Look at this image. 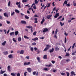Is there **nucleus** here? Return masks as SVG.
<instances>
[{
	"label": "nucleus",
	"instance_id": "nucleus-35",
	"mask_svg": "<svg viewBox=\"0 0 76 76\" xmlns=\"http://www.w3.org/2000/svg\"><path fill=\"white\" fill-rule=\"evenodd\" d=\"M23 3H25V2H28V0H23L22 1Z\"/></svg>",
	"mask_w": 76,
	"mask_h": 76
},
{
	"label": "nucleus",
	"instance_id": "nucleus-52",
	"mask_svg": "<svg viewBox=\"0 0 76 76\" xmlns=\"http://www.w3.org/2000/svg\"><path fill=\"white\" fill-rule=\"evenodd\" d=\"M66 6H67V7H69L70 6V4H68L66 5Z\"/></svg>",
	"mask_w": 76,
	"mask_h": 76
},
{
	"label": "nucleus",
	"instance_id": "nucleus-19",
	"mask_svg": "<svg viewBox=\"0 0 76 76\" xmlns=\"http://www.w3.org/2000/svg\"><path fill=\"white\" fill-rule=\"evenodd\" d=\"M6 71H3V70L1 69L0 72V74H3Z\"/></svg>",
	"mask_w": 76,
	"mask_h": 76
},
{
	"label": "nucleus",
	"instance_id": "nucleus-16",
	"mask_svg": "<svg viewBox=\"0 0 76 76\" xmlns=\"http://www.w3.org/2000/svg\"><path fill=\"white\" fill-rule=\"evenodd\" d=\"M15 35L16 36V35H18L19 34V32L18 31H17L15 32Z\"/></svg>",
	"mask_w": 76,
	"mask_h": 76
},
{
	"label": "nucleus",
	"instance_id": "nucleus-21",
	"mask_svg": "<svg viewBox=\"0 0 76 76\" xmlns=\"http://www.w3.org/2000/svg\"><path fill=\"white\" fill-rule=\"evenodd\" d=\"M26 28H28V29H30V28H32V26H26Z\"/></svg>",
	"mask_w": 76,
	"mask_h": 76
},
{
	"label": "nucleus",
	"instance_id": "nucleus-34",
	"mask_svg": "<svg viewBox=\"0 0 76 76\" xmlns=\"http://www.w3.org/2000/svg\"><path fill=\"white\" fill-rule=\"evenodd\" d=\"M15 12H16V13H19V11L17 10H15Z\"/></svg>",
	"mask_w": 76,
	"mask_h": 76
},
{
	"label": "nucleus",
	"instance_id": "nucleus-59",
	"mask_svg": "<svg viewBox=\"0 0 76 76\" xmlns=\"http://www.w3.org/2000/svg\"><path fill=\"white\" fill-rule=\"evenodd\" d=\"M36 76H38V72H37L36 74Z\"/></svg>",
	"mask_w": 76,
	"mask_h": 76
},
{
	"label": "nucleus",
	"instance_id": "nucleus-37",
	"mask_svg": "<svg viewBox=\"0 0 76 76\" xmlns=\"http://www.w3.org/2000/svg\"><path fill=\"white\" fill-rule=\"evenodd\" d=\"M11 75L12 76H15V74L14 73H11Z\"/></svg>",
	"mask_w": 76,
	"mask_h": 76
},
{
	"label": "nucleus",
	"instance_id": "nucleus-30",
	"mask_svg": "<svg viewBox=\"0 0 76 76\" xmlns=\"http://www.w3.org/2000/svg\"><path fill=\"white\" fill-rule=\"evenodd\" d=\"M66 74L67 75L66 76H70V73L68 72H66Z\"/></svg>",
	"mask_w": 76,
	"mask_h": 76
},
{
	"label": "nucleus",
	"instance_id": "nucleus-62",
	"mask_svg": "<svg viewBox=\"0 0 76 76\" xmlns=\"http://www.w3.org/2000/svg\"><path fill=\"white\" fill-rule=\"evenodd\" d=\"M55 3V2H53L52 3V4L53 6H55V4H54Z\"/></svg>",
	"mask_w": 76,
	"mask_h": 76
},
{
	"label": "nucleus",
	"instance_id": "nucleus-56",
	"mask_svg": "<svg viewBox=\"0 0 76 76\" xmlns=\"http://www.w3.org/2000/svg\"><path fill=\"white\" fill-rule=\"evenodd\" d=\"M51 62L53 64H54L55 63V61H52Z\"/></svg>",
	"mask_w": 76,
	"mask_h": 76
},
{
	"label": "nucleus",
	"instance_id": "nucleus-22",
	"mask_svg": "<svg viewBox=\"0 0 76 76\" xmlns=\"http://www.w3.org/2000/svg\"><path fill=\"white\" fill-rule=\"evenodd\" d=\"M22 40V38L20 37H19L18 38V41H19V42H20L21 40Z\"/></svg>",
	"mask_w": 76,
	"mask_h": 76
},
{
	"label": "nucleus",
	"instance_id": "nucleus-57",
	"mask_svg": "<svg viewBox=\"0 0 76 76\" xmlns=\"http://www.w3.org/2000/svg\"><path fill=\"white\" fill-rule=\"evenodd\" d=\"M7 24H10V22L9 21H7Z\"/></svg>",
	"mask_w": 76,
	"mask_h": 76
},
{
	"label": "nucleus",
	"instance_id": "nucleus-58",
	"mask_svg": "<svg viewBox=\"0 0 76 76\" xmlns=\"http://www.w3.org/2000/svg\"><path fill=\"white\" fill-rule=\"evenodd\" d=\"M34 9H37V7L35 6L33 7Z\"/></svg>",
	"mask_w": 76,
	"mask_h": 76
},
{
	"label": "nucleus",
	"instance_id": "nucleus-26",
	"mask_svg": "<svg viewBox=\"0 0 76 76\" xmlns=\"http://www.w3.org/2000/svg\"><path fill=\"white\" fill-rule=\"evenodd\" d=\"M43 70H45V71H48V70H49L47 68H44L43 69Z\"/></svg>",
	"mask_w": 76,
	"mask_h": 76
},
{
	"label": "nucleus",
	"instance_id": "nucleus-9",
	"mask_svg": "<svg viewBox=\"0 0 76 76\" xmlns=\"http://www.w3.org/2000/svg\"><path fill=\"white\" fill-rule=\"evenodd\" d=\"M3 53L4 55H7V54H8L9 53V52L8 51H6L4 52Z\"/></svg>",
	"mask_w": 76,
	"mask_h": 76
},
{
	"label": "nucleus",
	"instance_id": "nucleus-11",
	"mask_svg": "<svg viewBox=\"0 0 76 76\" xmlns=\"http://www.w3.org/2000/svg\"><path fill=\"white\" fill-rule=\"evenodd\" d=\"M21 23L22 24H26V22L25 21H22L21 22Z\"/></svg>",
	"mask_w": 76,
	"mask_h": 76
},
{
	"label": "nucleus",
	"instance_id": "nucleus-18",
	"mask_svg": "<svg viewBox=\"0 0 76 76\" xmlns=\"http://www.w3.org/2000/svg\"><path fill=\"white\" fill-rule=\"evenodd\" d=\"M24 53V50H21L20 51V54H23Z\"/></svg>",
	"mask_w": 76,
	"mask_h": 76
},
{
	"label": "nucleus",
	"instance_id": "nucleus-43",
	"mask_svg": "<svg viewBox=\"0 0 76 76\" xmlns=\"http://www.w3.org/2000/svg\"><path fill=\"white\" fill-rule=\"evenodd\" d=\"M65 56H69V53H66V55Z\"/></svg>",
	"mask_w": 76,
	"mask_h": 76
},
{
	"label": "nucleus",
	"instance_id": "nucleus-36",
	"mask_svg": "<svg viewBox=\"0 0 76 76\" xmlns=\"http://www.w3.org/2000/svg\"><path fill=\"white\" fill-rule=\"evenodd\" d=\"M27 72H24V76H26L27 75H26V73H27Z\"/></svg>",
	"mask_w": 76,
	"mask_h": 76
},
{
	"label": "nucleus",
	"instance_id": "nucleus-23",
	"mask_svg": "<svg viewBox=\"0 0 76 76\" xmlns=\"http://www.w3.org/2000/svg\"><path fill=\"white\" fill-rule=\"evenodd\" d=\"M61 75H62V76H66V74H65V73H64L63 72H62L61 73Z\"/></svg>",
	"mask_w": 76,
	"mask_h": 76
},
{
	"label": "nucleus",
	"instance_id": "nucleus-45",
	"mask_svg": "<svg viewBox=\"0 0 76 76\" xmlns=\"http://www.w3.org/2000/svg\"><path fill=\"white\" fill-rule=\"evenodd\" d=\"M36 34H37V32L36 31H35L34 33H33V35H36Z\"/></svg>",
	"mask_w": 76,
	"mask_h": 76
},
{
	"label": "nucleus",
	"instance_id": "nucleus-42",
	"mask_svg": "<svg viewBox=\"0 0 76 76\" xmlns=\"http://www.w3.org/2000/svg\"><path fill=\"white\" fill-rule=\"evenodd\" d=\"M30 50L31 51H34V48L31 47V48H30Z\"/></svg>",
	"mask_w": 76,
	"mask_h": 76
},
{
	"label": "nucleus",
	"instance_id": "nucleus-3",
	"mask_svg": "<svg viewBox=\"0 0 76 76\" xmlns=\"http://www.w3.org/2000/svg\"><path fill=\"white\" fill-rule=\"evenodd\" d=\"M54 13L55 14L54 16L55 18H57L58 16H59V13H56H56L54 12Z\"/></svg>",
	"mask_w": 76,
	"mask_h": 76
},
{
	"label": "nucleus",
	"instance_id": "nucleus-46",
	"mask_svg": "<svg viewBox=\"0 0 76 76\" xmlns=\"http://www.w3.org/2000/svg\"><path fill=\"white\" fill-rule=\"evenodd\" d=\"M62 18V16H61L60 17H59L58 18V19H61Z\"/></svg>",
	"mask_w": 76,
	"mask_h": 76
},
{
	"label": "nucleus",
	"instance_id": "nucleus-51",
	"mask_svg": "<svg viewBox=\"0 0 76 76\" xmlns=\"http://www.w3.org/2000/svg\"><path fill=\"white\" fill-rule=\"evenodd\" d=\"M70 61V59H66V62H69V61Z\"/></svg>",
	"mask_w": 76,
	"mask_h": 76
},
{
	"label": "nucleus",
	"instance_id": "nucleus-12",
	"mask_svg": "<svg viewBox=\"0 0 76 76\" xmlns=\"http://www.w3.org/2000/svg\"><path fill=\"white\" fill-rule=\"evenodd\" d=\"M52 16V15H48L47 16V18L48 19H50V18Z\"/></svg>",
	"mask_w": 76,
	"mask_h": 76
},
{
	"label": "nucleus",
	"instance_id": "nucleus-33",
	"mask_svg": "<svg viewBox=\"0 0 76 76\" xmlns=\"http://www.w3.org/2000/svg\"><path fill=\"white\" fill-rule=\"evenodd\" d=\"M34 3L35 4H38V1H37V0H35L34 1Z\"/></svg>",
	"mask_w": 76,
	"mask_h": 76
},
{
	"label": "nucleus",
	"instance_id": "nucleus-40",
	"mask_svg": "<svg viewBox=\"0 0 76 76\" xmlns=\"http://www.w3.org/2000/svg\"><path fill=\"white\" fill-rule=\"evenodd\" d=\"M12 40H13V41H14V42H17L16 40L15 39V38H13L12 39Z\"/></svg>",
	"mask_w": 76,
	"mask_h": 76
},
{
	"label": "nucleus",
	"instance_id": "nucleus-49",
	"mask_svg": "<svg viewBox=\"0 0 76 76\" xmlns=\"http://www.w3.org/2000/svg\"><path fill=\"white\" fill-rule=\"evenodd\" d=\"M36 73H37V72H36V71L34 72H33V75H35V74H36Z\"/></svg>",
	"mask_w": 76,
	"mask_h": 76
},
{
	"label": "nucleus",
	"instance_id": "nucleus-53",
	"mask_svg": "<svg viewBox=\"0 0 76 76\" xmlns=\"http://www.w3.org/2000/svg\"><path fill=\"white\" fill-rule=\"evenodd\" d=\"M66 42H67V38H66V37H65V43H66Z\"/></svg>",
	"mask_w": 76,
	"mask_h": 76
},
{
	"label": "nucleus",
	"instance_id": "nucleus-61",
	"mask_svg": "<svg viewBox=\"0 0 76 76\" xmlns=\"http://www.w3.org/2000/svg\"><path fill=\"white\" fill-rule=\"evenodd\" d=\"M64 3H65V4H67V1H65L64 2Z\"/></svg>",
	"mask_w": 76,
	"mask_h": 76
},
{
	"label": "nucleus",
	"instance_id": "nucleus-31",
	"mask_svg": "<svg viewBox=\"0 0 76 76\" xmlns=\"http://www.w3.org/2000/svg\"><path fill=\"white\" fill-rule=\"evenodd\" d=\"M51 4V3L48 4L47 5H48L47 6V7H49L50 6V5Z\"/></svg>",
	"mask_w": 76,
	"mask_h": 76
},
{
	"label": "nucleus",
	"instance_id": "nucleus-1",
	"mask_svg": "<svg viewBox=\"0 0 76 76\" xmlns=\"http://www.w3.org/2000/svg\"><path fill=\"white\" fill-rule=\"evenodd\" d=\"M50 47V46L48 45H47L46 46V47L45 48V49L43 50L44 51H47L48 49H49Z\"/></svg>",
	"mask_w": 76,
	"mask_h": 76
},
{
	"label": "nucleus",
	"instance_id": "nucleus-29",
	"mask_svg": "<svg viewBox=\"0 0 76 76\" xmlns=\"http://www.w3.org/2000/svg\"><path fill=\"white\" fill-rule=\"evenodd\" d=\"M6 41H5L4 42H3L2 44V45H5V44H6Z\"/></svg>",
	"mask_w": 76,
	"mask_h": 76
},
{
	"label": "nucleus",
	"instance_id": "nucleus-54",
	"mask_svg": "<svg viewBox=\"0 0 76 76\" xmlns=\"http://www.w3.org/2000/svg\"><path fill=\"white\" fill-rule=\"evenodd\" d=\"M18 8H20V7H20V4H19L18 5Z\"/></svg>",
	"mask_w": 76,
	"mask_h": 76
},
{
	"label": "nucleus",
	"instance_id": "nucleus-2",
	"mask_svg": "<svg viewBox=\"0 0 76 76\" xmlns=\"http://www.w3.org/2000/svg\"><path fill=\"white\" fill-rule=\"evenodd\" d=\"M48 31V29L47 28H45L43 31V32H47Z\"/></svg>",
	"mask_w": 76,
	"mask_h": 76
},
{
	"label": "nucleus",
	"instance_id": "nucleus-4",
	"mask_svg": "<svg viewBox=\"0 0 76 76\" xmlns=\"http://www.w3.org/2000/svg\"><path fill=\"white\" fill-rule=\"evenodd\" d=\"M4 15L5 16V17H7V18H8L9 17V15L7 14V13L6 12H5L4 14Z\"/></svg>",
	"mask_w": 76,
	"mask_h": 76
},
{
	"label": "nucleus",
	"instance_id": "nucleus-60",
	"mask_svg": "<svg viewBox=\"0 0 76 76\" xmlns=\"http://www.w3.org/2000/svg\"><path fill=\"white\" fill-rule=\"evenodd\" d=\"M34 50L35 51H36V50H37V48H36V47H35L34 48Z\"/></svg>",
	"mask_w": 76,
	"mask_h": 76
},
{
	"label": "nucleus",
	"instance_id": "nucleus-27",
	"mask_svg": "<svg viewBox=\"0 0 76 76\" xmlns=\"http://www.w3.org/2000/svg\"><path fill=\"white\" fill-rule=\"evenodd\" d=\"M54 51V48H52L51 50H50V51H49V52L51 53H52V52H53Z\"/></svg>",
	"mask_w": 76,
	"mask_h": 76
},
{
	"label": "nucleus",
	"instance_id": "nucleus-63",
	"mask_svg": "<svg viewBox=\"0 0 76 76\" xmlns=\"http://www.w3.org/2000/svg\"><path fill=\"white\" fill-rule=\"evenodd\" d=\"M20 4V2H16V4L17 5H18V4Z\"/></svg>",
	"mask_w": 76,
	"mask_h": 76
},
{
	"label": "nucleus",
	"instance_id": "nucleus-7",
	"mask_svg": "<svg viewBox=\"0 0 76 76\" xmlns=\"http://www.w3.org/2000/svg\"><path fill=\"white\" fill-rule=\"evenodd\" d=\"M60 48H58V46H56L55 48V50L56 51H58L59 50Z\"/></svg>",
	"mask_w": 76,
	"mask_h": 76
},
{
	"label": "nucleus",
	"instance_id": "nucleus-15",
	"mask_svg": "<svg viewBox=\"0 0 76 76\" xmlns=\"http://www.w3.org/2000/svg\"><path fill=\"white\" fill-rule=\"evenodd\" d=\"M37 58L38 60V62L40 63V60H41V59H40V58H39V57H37Z\"/></svg>",
	"mask_w": 76,
	"mask_h": 76
},
{
	"label": "nucleus",
	"instance_id": "nucleus-14",
	"mask_svg": "<svg viewBox=\"0 0 76 76\" xmlns=\"http://www.w3.org/2000/svg\"><path fill=\"white\" fill-rule=\"evenodd\" d=\"M34 20L35 21L34 22V23H38V21H37V18H35L34 19Z\"/></svg>",
	"mask_w": 76,
	"mask_h": 76
},
{
	"label": "nucleus",
	"instance_id": "nucleus-47",
	"mask_svg": "<svg viewBox=\"0 0 76 76\" xmlns=\"http://www.w3.org/2000/svg\"><path fill=\"white\" fill-rule=\"evenodd\" d=\"M73 3L74 6H76V3H75V2L73 1Z\"/></svg>",
	"mask_w": 76,
	"mask_h": 76
},
{
	"label": "nucleus",
	"instance_id": "nucleus-5",
	"mask_svg": "<svg viewBox=\"0 0 76 76\" xmlns=\"http://www.w3.org/2000/svg\"><path fill=\"white\" fill-rule=\"evenodd\" d=\"M30 62H25L24 63V66H25L26 65H29V64H30Z\"/></svg>",
	"mask_w": 76,
	"mask_h": 76
},
{
	"label": "nucleus",
	"instance_id": "nucleus-48",
	"mask_svg": "<svg viewBox=\"0 0 76 76\" xmlns=\"http://www.w3.org/2000/svg\"><path fill=\"white\" fill-rule=\"evenodd\" d=\"M57 34H55V35L54 36V38H55L56 39H57V36H56Z\"/></svg>",
	"mask_w": 76,
	"mask_h": 76
},
{
	"label": "nucleus",
	"instance_id": "nucleus-44",
	"mask_svg": "<svg viewBox=\"0 0 76 76\" xmlns=\"http://www.w3.org/2000/svg\"><path fill=\"white\" fill-rule=\"evenodd\" d=\"M15 14V12H13L11 13V16H13Z\"/></svg>",
	"mask_w": 76,
	"mask_h": 76
},
{
	"label": "nucleus",
	"instance_id": "nucleus-28",
	"mask_svg": "<svg viewBox=\"0 0 76 76\" xmlns=\"http://www.w3.org/2000/svg\"><path fill=\"white\" fill-rule=\"evenodd\" d=\"M7 69L9 71H10V66H8L7 67Z\"/></svg>",
	"mask_w": 76,
	"mask_h": 76
},
{
	"label": "nucleus",
	"instance_id": "nucleus-32",
	"mask_svg": "<svg viewBox=\"0 0 76 76\" xmlns=\"http://www.w3.org/2000/svg\"><path fill=\"white\" fill-rule=\"evenodd\" d=\"M25 19H28L29 18V17L27 16L26 15L25 16Z\"/></svg>",
	"mask_w": 76,
	"mask_h": 76
},
{
	"label": "nucleus",
	"instance_id": "nucleus-17",
	"mask_svg": "<svg viewBox=\"0 0 76 76\" xmlns=\"http://www.w3.org/2000/svg\"><path fill=\"white\" fill-rule=\"evenodd\" d=\"M10 35H15V32H11L10 33Z\"/></svg>",
	"mask_w": 76,
	"mask_h": 76
},
{
	"label": "nucleus",
	"instance_id": "nucleus-50",
	"mask_svg": "<svg viewBox=\"0 0 76 76\" xmlns=\"http://www.w3.org/2000/svg\"><path fill=\"white\" fill-rule=\"evenodd\" d=\"M60 23L61 26H63V25H64V23H61V22H60Z\"/></svg>",
	"mask_w": 76,
	"mask_h": 76
},
{
	"label": "nucleus",
	"instance_id": "nucleus-39",
	"mask_svg": "<svg viewBox=\"0 0 76 76\" xmlns=\"http://www.w3.org/2000/svg\"><path fill=\"white\" fill-rule=\"evenodd\" d=\"M24 37L25 38H26L27 39H29V38L28 37L26 36H24Z\"/></svg>",
	"mask_w": 76,
	"mask_h": 76
},
{
	"label": "nucleus",
	"instance_id": "nucleus-6",
	"mask_svg": "<svg viewBox=\"0 0 76 76\" xmlns=\"http://www.w3.org/2000/svg\"><path fill=\"white\" fill-rule=\"evenodd\" d=\"M27 70H28V72H32V69L29 68L27 69Z\"/></svg>",
	"mask_w": 76,
	"mask_h": 76
},
{
	"label": "nucleus",
	"instance_id": "nucleus-8",
	"mask_svg": "<svg viewBox=\"0 0 76 76\" xmlns=\"http://www.w3.org/2000/svg\"><path fill=\"white\" fill-rule=\"evenodd\" d=\"M45 22V19H44V17H43L42 18V20L41 22V24H42L44 22Z\"/></svg>",
	"mask_w": 76,
	"mask_h": 76
},
{
	"label": "nucleus",
	"instance_id": "nucleus-24",
	"mask_svg": "<svg viewBox=\"0 0 76 76\" xmlns=\"http://www.w3.org/2000/svg\"><path fill=\"white\" fill-rule=\"evenodd\" d=\"M57 32H58V30L56 29L55 31L54 35H57Z\"/></svg>",
	"mask_w": 76,
	"mask_h": 76
},
{
	"label": "nucleus",
	"instance_id": "nucleus-20",
	"mask_svg": "<svg viewBox=\"0 0 76 76\" xmlns=\"http://www.w3.org/2000/svg\"><path fill=\"white\" fill-rule=\"evenodd\" d=\"M75 73V72L73 71H72L71 72V75L72 76H73V75H74V74Z\"/></svg>",
	"mask_w": 76,
	"mask_h": 76
},
{
	"label": "nucleus",
	"instance_id": "nucleus-25",
	"mask_svg": "<svg viewBox=\"0 0 76 76\" xmlns=\"http://www.w3.org/2000/svg\"><path fill=\"white\" fill-rule=\"evenodd\" d=\"M12 55L10 54L8 56V57L10 58H12Z\"/></svg>",
	"mask_w": 76,
	"mask_h": 76
},
{
	"label": "nucleus",
	"instance_id": "nucleus-38",
	"mask_svg": "<svg viewBox=\"0 0 76 76\" xmlns=\"http://www.w3.org/2000/svg\"><path fill=\"white\" fill-rule=\"evenodd\" d=\"M8 6L9 7L10 6V1H9L8 2Z\"/></svg>",
	"mask_w": 76,
	"mask_h": 76
},
{
	"label": "nucleus",
	"instance_id": "nucleus-64",
	"mask_svg": "<svg viewBox=\"0 0 76 76\" xmlns=\"http://www.w3.org/2000/svg\"><path fill=\"white\" fill-rule=\"evenodd\" d=\"M20 74H19V73H18L17 74V76H20Z\"/></svg>",
	"mask_w": 76,
	"mask_h": 76
},
{
	"label": "nucleus",
	"instance_id": "nucleus-13",
	"mask_svg": "<svg viewBox=\"0 0 76 76\" xmlns=\"http://www.w3.org/2000/svg\"><path fill=\"white\" fill-rule=\"evenodd\" d=\"M38 37H36L34 39H32V40H33V41H37V40H38Z\"/></svg>",
	"mask_w": 76,
	"mask_h": 76
},
{
	"label": "nucleus",
	"instance_id": "nucleus-55",
	"mask_svg": "<svg viewBox=\"0 0 76 76\" xmlns=\"http://www.w3.org/2000/svg\"><path fill=\"white\" fill-rule=\"evenodd\" d=\"M25 58H27V59H28L29 58V56H26Z\"/></svg>",
	"mask_w": 76,
	"mask_h": 76
},
{
	"label": "nucleus",
	"instance_id": "nucleus-10",
	"mask_svg": "<svg viewBox=\"0 0 76 76\" xmlns=\"http://www.w3.org/2000/svg\"><path fill=\"white\" fill-rule=\"evenodd\" d=\"M44 59H47V55H44L43 56Z\"/></svg>",
	"mask_w": 76,
	"mask_h": 76
},
{
	"label": "nucleus",
	"instance_id": "nucleus-41",
	"mask_svg": "<svg viewBox=\"0 0 76 76\" xmlns=\"http://www.w3.org/2000/svg\"><path fill=\"white\" fill-rule=\"evenodd\" d=\"M32 45H36V43L34 42L32 43Z\"/></svg>",
	"mask_w": 76,
	"mask_h": 76
}]
</instances>
